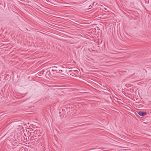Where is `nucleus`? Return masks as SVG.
<instances>
[{"instance_id": "obj_3", "label": "nucleus", "mask_w": 151, "mask_h": 151, "mask_svg": "<svg viewBox=\"0 0 151 151\" xmlns=\"http://www.w3.org/2000/svg\"><path fill=\"white\" fill-rule=\"evenodd\" d=\"M15 139V140H14V143L13 144H17V140H16V139Z\"/></svg>"}, {"instance_id": "obj_2", "label": "nucleus", "mask_w": 151, "mask_h": 151, "mask_svg": "<svg viewBox=\"0 0 151 151\" xmlns=\"http://www.w3.org/2000/svg\"><path fill=\"white\" fill-rule=\"evenodd\" d=\"M137 113L139 115L142 116H143L146 115L147 113L146 112L141 111H137Z\"/></svg>"}, {"instance_id": "obj_1", "label": "nucleus", "mask_w": 151, "mask_h": 151, "mask_svg": "<svg viewBox=\"0 0 151 151\" xmlns=\"http://www.w3.org/2000/svg\"><path fill=\"white\" fill-rule=\"evenodd\" d=\"M51 68H52V73L53 72L54 73L55 72L61 73L62 75H63L62 72H63V70L62 69H63V68L60 66H58L57 67L56 66L52 67Z\"/></svg>"}]
</instances>
